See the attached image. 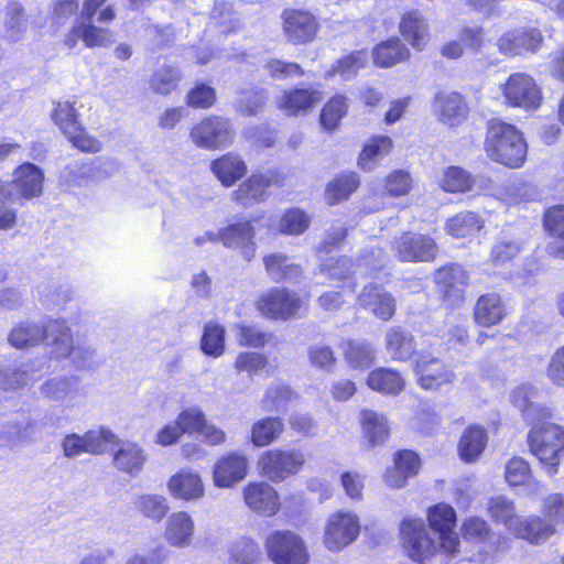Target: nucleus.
<instances>
[{
  "instance_id": "f257e3e1",
  "label": "nucleus",
  "mask_w": 564,
  "mask_h": 564,
  "mask_svg": "<svg viewBox=\"0 0 564 564\" xmlns=\"http://www.w3.org/2000/svg\"><path fill=\"white\" fill-rule=\"evenodd\" d=\"M522 416L530 426L525 437L529 453L547 475L555 476L564 459V426L553 421V409L545 404L528 402Z\"/></svg>"
},
{
  "instance_id": "f03ea898",
  "label": "nucleus",
  "mask_w": 564,
  "mask_h": 564,
  "mask_svg": "<svg viewBox=\"0 0 564 564\" xmlns=\"http://www.w3.org/2000/svg\"><path fill=\"white\" fill-rule=\"evenodd\" d=\"M8 341L17 349L36 347L43 343L54 347L57 358H69L77 369L90 365L93 351L73 345L69 327L63 319H47L44 323L20 322L12 327Z\"/></svg>"
},
{
  "instance_id": "7ed1b4c3",
  "label": "nucleus",
  "mask_w": 564,
  "mask_h": 564,
  "mask_svg": "<svg viewBox=\"0 0 564 564\" xmlns=\"http://www.w3.org/2000/svg\"><path fill=\"white\" fill-rule=\"evenodd\" d=\"M108 0H85L79 18L64 35L63 44L74 50L79 41L86 48L108 47L115 42V32L101 24H109L117 18L112 6L102 7Z\"/></svg>"
},
{
  "instance_id": "20e7f679",
  "label": "nucleus",
  "mask_w": 564,
  "mask_h": 564,
  "mask_svg": "<svg viewBox=\"0 0 564 564\" xmlns=\"http://www.w3.org/2000/svg\"><path fill=\"white\" fill-rule=\"evenodd\" d=\"M482 148L491 162L511 170L522 167L528 156L523 132L516 124L499 118L486 122Z\"/></svg>"
},
{
  "instance_id": "39448f33",
  "label": "nucleus",
  "mask_w": 564,
  "mask_h": 564,
  "mask_svg": "<svg viewBox=\"0 0 564 564\" xmlns=\"http://www.w3.org/2000/svg\"><path fill=\"white\" fill-rule=\"evenodd\" d=\"M288 181V173L282 166H273L268 170H257L248 177H243L240 184L231 193V199L237 205L248 208L265 202L272 187L282 188Z\"/></svg>"
},
{
  "instance_id": "423d86ee",
  "label": "nucleus",
  "mask_w": 564,
  "mask_h": 564,
  "mask_svg": "<svg viewBox=\"0 0 564 564\" xmlns=\"http://www.w3.org/2000/svg\"><path fill=\"white\" fill-rule=\"evenodd\" d=\"M499 89L507 108L535 112L544 101L541 85L527 72L511 73Z\"/></svg>"
},
{
  "instance_id": "0eeeda50",
  "label": "nucleus",
  "mask_w": 564,
  "mask_h": 564,
  "mask_svg": "<svg viewBox=\"0 0 564 564\" xmlns=\"http://www.w3.org/2000/svg\"><path fill=\"white\" fill-rule=\"evenodd\" d=\"M433 282L443 308L454 311L466 303L470 278L460 263L448 262L437 268L433 272Z\"/></svg>"
},
{
  "instance_id": "6e6552de",
  "label": "nucleus",
  "mask_w": 564,
  "mask_h": 564,
  "mask_svg": "<svg viewBox=\"0 0 564 564\" xmlns=\"http://www.w3.org/2000/svg\"><path fill=\"white\" fill-rule=\"evenodd\" d=\"M306 465V455L299 448L274 447L262 452L258 458L259 474L271 482H283L300 474Z\"/></svg>"
},
{
  "instance_id": "1a4fd4ad",
  "label": "nucleus",
  "mask_w": 564,
  "mask_h": 564,
  "mask_svg": "<svg viewBox=\"0 0 564 564\" xmlns=\"http://www.w3.org/2000/svg\"><path fill=\"white\" fill-rule=\"evenodd\" d=\"M400 545L408 557L417 564L436 555L438 546L422 518L405 517L399 527Z\"/></svg>"
},
{
  "instance_id": "9d476101",
  "label": "nucleus",
  "mask_w": 564,
  "mask_h": 564,
  "mask_svg": "<svg viewBox=\"0 0 564 564\" xmlns=\"http://www.w3.org/2000/svg\"><path fill=\"white\" fill-rule=\"evenodd\" d=\"M236 130L230 118L208 115L195 122L189 130V139L199 149L216 151L234 143Z\"/></svg>"
},
{
  "instance_id": "9b49d317",
  "label": "nucleus",
  "mask_w": 564,
  "mask_h": 564,
  "mask_svg": "<svg viewBox=\"0 0 564 564\" xmlns=\"http://www.w3.org/2000/svg\"><path fill=\"white\" fill-rule=\"evenodd\" d=\"M281 30L289 44L302 46L308 45L318 39L322 23L312 10L285 8L281 12Z\"/></svg>"
},
{
  "instance_id": "f8f14e48",
  "label": "nucleus",
  "mask_w": 564,
  "mask_h": 564,
  "mask_svg": "<svg viewBox=\"0 0 564 564\" xmlns=\"http://www.w3.org/2000/svg\"><path fill=\"white\" fill-rule=\"evenodd\" d=\"M268 558L273 564H307L304 540L291 530L271 531L263 541Z\"/></svg>"
},
{
  "instance_id": "ddd939ff",
  "label": "nucleus",
  "mask_w": 564,
  "mask_h": 564,
  "mask_svg": "<svg viewBox=\"0 0 564 564\" xmlns=\"http://www.w3.org/2000/svg\"><path fill=\"white\" fill-rule=\"evenodd\" d=\"M391 249L400 262L409 263L434 262L440 254L434 237L412 230L401 232L393 240Z\"/></svg>"
},
{
  "instance_id": "4468645a",
  "label": "nucleus",
  "mask_w": 564,
  "mask_h": 564,
  "mask_svg": "<svg viewBox=\"0 0 564 564\" xmlns=\"http://www.w3.org/2000/svg\"><path fill=\"white\" fill-rule=\"evenodd\" d=\"M429 527L438 534L441 550L451 557L460 552V539L454 529L457 523L455 509L445 502H438L427 508Z\"/></svg>"
},
{
  "instance_id": "2eb2a0df",
  "label": "nucleus",
  "mask_w": 564,
  "mask_h": 564,
  "mask_svg": "<svg viewBox=\"0 0 564 564\" xmlns=\"http://www.w3.org/2000/svg\"><path fill=\"white\" fill-rule=\"evenodd\" d=\"M256 310L271 319L295 318L304 307L301 297L286 288H271L254 302Z\"/></svg>"
},
{
  "instance_id": "dca6fc26",
  "label": "nucleus",
  "mask_w": 564,
  "mask_h": 564,
  "mask_svg": "<svg viewBox=\"0 0 564 564\" xmlns=\"http://www.w3.org/2000/svg\"><path fill=\"white\" fill-rule=\"evenodd\" d=\"M324 99V93L311 85H294L276 96L275 108L286 118L305 117Z\"/></svg>"
},
{
  "instance_id": "f3484780",
  "label": "nucleus",
  "mask_w": 564,
  "mask_h": 564,
  "mask_svg": "<svg viewBox=\"0 0 564 564\" xmlns=\"http://www.w3.org/2000/svg\"><path fill=\"white\" fill-rule=\"evenodd\" d=\"M254 219H239L221 227L213 241H220L227 249L238 250L241 259L249 263L257 254V231L253 226Z\"/></svg>"
},
{
  "instance_id": "a211bd4d",
  "label": "nucleus",
  "mask_w": 564,
  "mask_h": 564,
  "mask_svg": "<svg viewBox=\"0 0 564 564\" xmlns=\"http://www.w3.org/2000/svg\"><path fill=\"white\" fill-rule=\"evenodd\" d=\"M360 530L361 525L357 514L336 511L326 521L323 543L327 550L339 552L358 539Z\"/></svg>"
},
{
  "instance_id": "6ab92c4d",
  "label": "nucleus",
  "mask_w": 564,
  "mask_h": 564,
  "mask_svg": "<svg viewBox=\"0 0 564 564\" xmlns=\"http://www.w3.org/2000/svg\"><path fill=\"white\" fill-rule=\"evenodd\" d=\"M413 372L416 384L424 391H440L456 380L452 367L432 355H419L413 364Z\"/></svg>"
},
{
  "instance_id": "aec40b11",
  "label": "nucleus",
  "mask_w": 564,
  "mask_h": 564,
  "mask_svg": "<svg viewBox=\"0 0 564 564\" xmlns=\"http://www.w3.org/2000/svg\"><path fill=\"white\" fill-rule=\"evenodd\" d=\"M423 466V460L414 449L399 448L393 452L391 464L382 473V480L390 489H402L409 480L415 478Z\"/></svg>"
},
{
  "instance_id": "412c9836",
  "label": "nucleus",
  "mask_w": 564,
  "mask_h": 564,
  "mask_svg": "<svg viewBox=\"0 0 564 564\" xmlns=\"http://www.w3.org/2000/svg\"><path fill=\"white\" fill-rule=\"evenodd\" d=\"M432 110L438 122L457 128L468 119L470 107L458 91H438L433 97Z\"/></svg>"
},
{
  "instance_id": "4be33fe9",
  "label": "nucleus",
  "mask_w": 564,
  "mask_h": 564,
  "mask_svg": "<svg viewBox=\"0 0 564 564\" xmlns=\"http://www.w3.org/2000/svg\"><path fill=\"white\" fill-rule=\"evenodd\" d=\"M242 498L252 512L265 518L274 517L282 507L276 489L263 480H253L245 485Z\"/></svg>"
},
{
  "instance_id": "5701e85b",
  "label": "nucleus",
  "mask_w": 564,
  "mask_h": 564,
  "mask_svg": "<svg viewBox=\"0 0 564 564\" xmlns=\"http://www.w3.org/2000/svg\"><path fill=\"white\" fill-rule=\"evenodd\" d=\"M543 35L538 28L524 26L505 32L497 40L501 54L513 57L524 53H536L543 45Z\"/></svg>"
},
{
  "instance_id": "b1692460",
  "label": "nucleus",
  "mask_w": 564,
  "mask_h": 564,
  "mask_svg": "<svg viewBox=\"0 0 564 564\" xmlns=\"http://www.w3.org/2000/svg\"><path fill=\"white\" fill-rule=\"evenodd\" d=\"M248 471V457L238 451H230L216 459L213 466V481L218 488H231L243 480Z\"/></svg>"
},
{
  "instance_id": "393cba45",
  "label": "nucleus",
  "mask_w": 564,
  "mask_h": 564,
  "mask_svg": "<svg viewBox=\"0 0 564 564\" xmlns=\"http://www.w3.org/2000/svg\"><path fill=\"white\" fill-rule=\"evenodd\" d=\"M509 315L508 305L498 292H486L480 294L471 312V318L480 328H491L500 325Z\"/></svg>"
},
{
  "instance_id": "a878e982",
  "label": "nucleus",
  "mask_w": 564,
  "mask_h": 564,
  "mask_svg": "<svg viewBox=\"0 0 564 564\" xmlns=\"http://www.w3.org/2000/svg\"><path fill=\"white\" fill-rule=\"evenodd\" d=\"M398 29L401 37L416 52H423L431 42L430 24L416 9L401 14Z\"/></svg>"
},
{
  "instance_id": "bb28decb",
  "label": "nucleus",
  "mask_w": 564,
  "mask_h": 564,
  "mask_svg": "<svg viewBox=\"0 0 564 564\" xmlns=\"http://www.w3.org/2000/svg\"><path fill=\"white\" fill-rule=\"evenodd\" d=\"M359 415L362 446L366 451L382 446L390 440L391 429L386 414L370 409H362Z\"/></svg>"
},
{
  "instance_id": "cd10ccee",
  "label": "nucleus",
  "mask_w": 564,
  "mask_h": 564,
  "mask_svg": "<svg viewBox=\"0 0 564 564\" xmlns=\"http://www.w3.org/2000/svg\"><path fill=\"white\" fill-rule=\"evenodd\" d=\"M184 79L183 69L175 63L155 66L147 78V88L152 96L169 97L177 93Z\"/></svg>"
},
{
  "instance_id": "c85d7f7f",
  "label": "nucleus",
  "mask_w": 564,
  "mask_h": 564,
  "mask_svg": "<svg viewBox=\"0 0 564 564\" xmlns=\"http://www.w3.org/2000/svg\"><path fill=\"white\" fill-rule=\"evenodd\" d=\"M44 172L36 164L24 162L19 164L12 173V186L20 199L32 200L43 194Z\"/></svg>"
},
{
  "instance_id": "c756f323",
  "label": "nucleus",
  "mask_w": 564,
  "mask_h": 564,
  "mask_svg": "<svg viewBox=\"0 0 564 564\" xmlns=\"http://www.w3.org/2000/svg\"><path fill=\"white\" fill-rule=\"evenodd\" d=\"M358 300L364 308L369 310L377 318L383 322L392 319L395 314V299L380 284L368 283L364 285Z\"/></svg>"
},
{
  "instance_id": "7c9ffc66",
  "label": "nucleus",
  "mask_w": 564,
  "mask_h": 564,
  "mask_svg": "<svg viewBox=\"0 0 564 564\" xmlns=\"http://www.w3.org/2000/svg\"><path fill=\"white\" fill-rule=\"evenodd\" d=\"M209 170L224 187H232L248 173L247 162L236 152H226L209 164Z\"/></svg>"
},
{
  "instance_id": "2f4dec72",
  "label": "nucleus",
  "mask_w": 564,
  "mask_h": 564,
  "mask_svg": "<svg viewBox=\"0 0 564 564\" xmlns=\"http://www.w3.org/2000/svg\"><path fill=\"white\" fill-rule=\"evenodd\" d=\"M542 227L545 235L553 240L549 254L564 260V204H554L544 209Z\"/></svg>"
},
{
  "instance_id": "473e14b6",
  "label": "nucleus",
  "mask_w": 564,
  "mask_h": 564,
  "mask_svg": "<svg viewBox=\"0 0 564 564\" xmlns=\"http://www.w3.org/2000/svg\"><path fill=\"white\" fill-rule=\"evenodd\" d=\"M394 149V141L388 134H372L361 147L357 156V166L364 172L373 171L378 163L390 155Z\"/></svg>"
},
{
  "instance_id": "72a5a7b5",
  "label": "nucleus",
  "mask_w": 564,
  "mask_h": 564,
  "mask_svg": "<svg viewBox=\"0 0 564 564\" xmlns=\"http://www.w3.org/2000/svg\"><path fill=\"white\" fill-rule=\"evenodd\" d=\"M371 56L376 67L387 69L408 62L411 52L400 37L391 36L377 43L371 51Z\"/></svg>"
},
{
  "instance_id": "f704fd0d",
  "label": "nucleus",
  "mask_w": 564,
  "mask_h": 564,
  "mask_svg": "<svg viewBox=\"0 0 564 564\" xmlns=\"http://www.w3.org/2000/svg\"><path fill=\"white\" fill-rule=\"evenodd\" d=\"M366 386L382 395H399L405 388V378L398 369L377 367L368 372Z\"/></svg>"
},
{
  "instance_id": "c9c22d12",
  "label": "nucleus",
  "mask_w": 564,
  "mask_h": 564,
  "mask_svg": "<svg viewBox=\"0 0 564 564\" xmlns=\"http://www.w3.org/2000/svg\"><path fill=\"white\" fill-rule=\"evenodd\" d=\"M361 180L357 172L346 170L337 173L325 186L324 198L327 205L335 206L357 192Z\"/></svg>"
},
{
  "instance_id": "e433bc0d",
  "label": "nucleus",
  "mask_w": 564,
  "mask_h": 564,
  "mask_svg": "<svg viewBox=\"0 0 564 564\" xmlns=\"http://www.w3.org/2000/svg\"><path fill=\"white\" fill-rule=\"evenodd\" d=\"M556 532L557 530H554V525L540 516H529L519 519L512 528V534L517 539L524 540L533 545L545 542Z\"/></svg>"
},
{
  "instance_id": "4c0bfd02",
  "label": "nucleus",
  "mask_w": 564,
  "mask_h": 564,
  "mask_svg": "<svg viewBox=\"0 0 564 564\" xmlns=\"http://www.w3.org/2000/svg\"><path fill=\"white\" fill-rule=\"evenodd\" d=\"M485 227L482 216L474 210H462L447 218L444 229L455 239H473Z\"/></svg>"
},
{
  "instance_id": "58836bf2",
  "label": "nucleus",
  "mask_w": 564,
  "mask_h": 564,
  "mask_svg": "<svg viewBox=\"0 0 564 564\" xmlns=\"http://www.w3.org/2000/svg\"><path fill=\"white\" fill-rule=\"evenodd\" d=\"M170 494L178 499L189 501L204 496L205 488L200 476L188 469H181L167 481Z\"/></svg>"
},
{
  "instance_id": "ea45409f",
  "label": "nucleus",
  "mask_w": 564,
  "mask_h": 564,
  "mask_svg": "<svg viewBox=\"0 0 564 564\" xmlns=\"http://www.w3.org/2000/svg\"><path fill=\"white\" fill-rule=\"evenodd\" d=\"M284 430V421L280 416L267 415L252 423L249 441L254 447H268L281 438Z\"/></svg>"
},
{
  "instance_id": "a19ab883",
  "label": "nucleus",
  "mask_w": 564,
  "mask_h": 564,
  "mask_svg": "<svg viewBox=\"0 0 564 564\" xmlns=\"http://www.w3.org/2000/svg\"><path fill=\"white\" fill-rule=\"evenodd\" d=\"M488 442L486 430L480 425L467 426L457 445L460 459L465 463H474L485 451Z\"/></svg>"
},
{
  "instance_id": "79ce46f5",
  "label": "nucleus",
  "mask_w": 564,
  "mask_h": 564,
  "mask_svg": "<svg viewBox=\"0 0 564 564\" xmlns=\"http://www.w3.org/2000/svg\"><path fill=\"white\" fill-rule=\"evenodd\" d=\"M118 446L119 448L112 454L113 466L130 475L140 473L147 460L142 447L138 443L121 442L120 440Z\"/></svg>"
},
{
  "instance_id": "37998d69",
  "label": "nucleus",
  "mask_w": 564,
  "mask_h": 564,
  "mask_svg": "<svg viewBox=\"0 0 564 564\" xmlns=\"http://www.w3.org/2000/svg\"><path fill=\"white\" fill-rule=\"evenodd\" d=\"M340 347L347 366L352 370L369 369L376 360L375 348L368 341L349 338Z\"/></svg>"
},
{
  "instance_id": "c03bdc74",
  "label": "nucleus",
  "mask_w": 564,
  "mask_h": 564,
  "mask_svg": "<svg viewBox=\"0 0 564 564\" xmlns=\"http://www.w3.org/2000/svg\"><path fill=\"white\" fill-rule=\"evenodd\" d=\"M349 99L345 94H334L330 96L319 111L318 121L323 129L328 132L336 131L341 120L348 115Z\"/></svg>"
},
{
  "instance_id": "a18cd8bd",
  "label": "nucleus",
  "mask_w": 564,
  "mask_h": 564,
  "mask_svg": "<svg viewBox=\"0 0 564 564\" xmlns=\"http://www.w3.org/2000/svg\"><path fill=\"white\" fill-rule=\"evenodd\" d=\"M265 272L276 283H283L293 279H299L303 274L302 267L290 262L289 257L283 253H269L262 258Z\"/></svg>"
},
{
  "instance_id": "49530a36",
  "label": "nucleus",
  "mask_w": 564,
  "mask_h": 564,
  "mask_svg": "<svg viewBox=\"0 0 564 564\" xmlns=\"http://www.w3.org/2000/svg\"><path fill=\"white\" fill-rule=\"evenodd\" d=\"M386 349L395 361H408L416 351L414 337L399 326L391 327L386 334Z\"/></svg>"
},
{
  "instance_id": "de8ad7c7",
  "label": "nucleus",
  "mask_w": 564,
  "mask_h": 564,
  "mask_svg": "<svg viewBox=\"0 0 564 564\" xmlns=\"http://www.w3.org/2000/svg\"><path fill=\"white\" fill-rule=\"evenodd\" d=\"M194 531V522L185 511L174 512L170 516L166 528L165 539L174 546H185L189 543Z\"/></svg>"
},
{
  "instance_id": "09e8293b",
  "label": "nucleus",
  "mask_w": 564,
  "mask_h": 564,
  "mask_svg": "<svg viewBox=\"0 0 564 564\" xmlns=\"http://www.w3.org/2000/svg\"><path fill=\"white\" fill-rule=\"evenodd\" d=\"M210 19L225 35L235 34L242 30L243 24L237 15L234 3L225 0L215 1L210 9Z\"/></svg>"
},
{
  "instance_id": "8fccbe9b",
  "label": "nucleus",
  "mask_w": 564,
  "mask_h": 564,
  "mask_svg": "<svg viewBox=\"0 0 564 564\" xmlns=\"http://www.w3.org/2000/svg\"><path fill=\"white\" fill-rule=\"evenodd\" d=\"M262 562V551L254 539L240 536L230 544L228 564H261Z\"/></svg>"
},
{
  "instance_id": "3c124183",
  "label": "nucleus",
  "mask_w": 564,
  "mask_h": 564,
  "mask_svg": "<svg viewBox=\"0 0 564 564\" xmlns=\"http://www.w3.org/2000/svg\"><path fill=\"white\" fill-rule=\"evenodd\" d=\"M367 65V51L356 50L351 51L339 58H337L329 69L324 74L326 79L335 76L350 77L358 74L359 70Z\"/></svg>"
},
{
  "instance_id": "603ef678",
  "label": "nucleus",
  "mask_w": 564,
  "mask_h": 564,
  "mask_svg": "<svg viewBox=\"0 0 564 564\" xmlns=\"http://www.w3.org/2000/svg\"><path fill=\"white\" fill-rule=\"evenodd\" d=\"M217 100L216 88L203 80L195 82L184 97L185 106L193 110H209L216 106Z\"/></svg>"
},
{
  "instance_id": "864d4df0",
  "label": "nucleus",
  "mask_w": 564,
  "mask_h": 564,
  "mask_svg": "<svg viewBox=\"0 0 564 564\" xmlns=\"http://www.w3.org/2000/svg\"><path fill=\"white\" fill-rule=\"evenodd\" d=\"M226 329L217 322H207L199 340L200 350L205 356L218 358L225 351Z\"/></svg>"
},
{
  "instance_id": "5fc2aeb1",
  "label": "nucleus",
  "mask_w": 564,
  "mask_h": 564,
  "mask_svg": "<svg viewBox=\"0 0 564 564\" xmlns=\"http://www.w3.org/2000/svg\"><path fill=\"white\" fill-rule=\"evenodd\" d=\"M311 225V216L302 208L290 207L283 210L278 221V232L285 236H300Z\"/></svg>"
},
{
  "instance_id": "6e6d98bb",
  "label": "nucleus",
  "mask_w": 564,
  "mask_h": 564,
  "mask_svg": "<svg viewBox=\"0 0 564 564\" xmlns=\"http://www.w3.org/2000/svg\"><path fill=\"white\" fill-rule=\"evenodd\" d=\"M459 534L464 542L480 545L489 541L494 532L485 519L469 516L462 521Z\"/></svg>"
},
{
  "instance_id": "4d7b16f0",
  "label": "nucleus",
  "mask_w": 564,
  "mask_h": 564,
  "mask_svg": "<svg viewBox=\"0 0 564 564\" xmlns=\"http://www.w3.org/2000/svg\"><path fill=\"white\" fill-rule=\"evenodd\" d=\"M487 513L497 524H503L512 532L519 520L513 501L503 496L491 497L487 502Z\"/></svg>"
},
{
  "instance_id": "13d9d810",
  "label": "nucleus",
  "mask_w": 564,
  "mask_h": 564,
  "mask_svg": "<svg viewBox=\"0 0 564 564\" xmlns=\"http://www.w3.org/2000/svg\"><path fill=\"white\" fill-rule=\"evenodd\" d=\"M268 101V93L261 87L243 88L239 91L236 110L246 117L257 116Z\"/></svg>"
},
{
  "instance_id": "bf43d9fd",
  "label": "nucleus",
  "mask_w": 564,
  "mask_h": 564,
  "mask_svg": "<svg viewBox=\"0 0 564 564\" xmlns=\"http://www.w3.org/2000/svg\"><path fill=\"white\" fill-rule=\"evenodd\" d=\"M474 177L460 166L451 165L443 172L441 187L446 193H466L474 186Z\"/></svg>"
},
{
  "instance_id": "052dcab7",
  "label": "nucleus",
  "mask_w": 564,
  "mask_h": 564,
  "mask_svg": "<svg viewBox=\"0 0 564 564\" xmlns=\"http://www.w3.org/2000/svg\"><path fill=\"white\" fill-rule=\"evenodd\" d=\"M414 186V180L411 173L406 170L397 169L389 172L382 184V191L389 197H402L411 193Z\"/></svg>"
},
{
  "instance_id": "680f3d73",
  "label": "nucleus",
  "mask_w": 564,
  "mask_h": 564,
  "mask_svg": "<svg viewBox=\"0 0 564 564\" xmlns=\"http://www.w3.org/2000/svg\"><path fill=\"white\" fill-rule=\"evenodd\" d=\"M51 119L62 134H65L70 129L82 123L75 102L69 100H58L54 102Z\"/></svg>"
},
{
  "instance_id": "e2e57ef3",
  "label": "nucleus",
  "mask_w": 564,
  "mask_h": 564,
  "mask_svg": "<svg viewBox=\"0 0 564 564\" xmlns=\"http://www.w3.org/2000/svg\"><path fill=\"white\" fill-rule=\"evenodd\" d=\"M63 135L68 143L79 152L96 154L102 149L101 141L97 137L90 134L83 122Z\"/></svg>"
},
{
  "instance_id": "0e129e2a",
  "label": "nucleus",
  "mask_w": 564,
  "mask_h": 564,
  "mask_svg": "<svg viewBox=\"0 0 564 564\" xmlns=\"http://www.w3.org/2000/svg\"><path fill=\"white\" fill-rule=\"evenodd\" d=\"M86 453L93 455L104 454L108 446L119 444L118 436L108 427L99 426L97 430H89L84 433Z\"/></svg>"
},
{
  "instance_id": "69168bd1",
  "label": "nucleus",
  "mask_w": 564,
  "mask_h": 564,
  "mask_svg": "<svg viewBox=\"0 0 564 564\" xmlns=\"http://www.w3.org/2000/svg\"><path fill=\"white\" fill-rule=\"evenodd\" d=\"M532 478L530 463L521 456H512L505 467V479L511 487L525 486Z\"/></svg>"
},
{
  "instance_id": "338daca9",
  "label": "nucleus",
  "mask_w": 564,
  "mask_h": 564,
  "mask_svg": "<svg viewBox=\"0 0 564 564\" xmlns=\"http://www.w3.org/2000/svg\"><path fill=\"white\" fill-rule=\"evenodd\" d=\"M297 399V393L289 384H274L267 388L262 403L269 411H278Z\"/></svg>"
},
{
  "instance_id": "774afa93",
  "label": "nucleus",
  "mask_w": 564,
  "mask_h": 564,
  "mask_svg": "<svg viewBox=\"0 0 564 564\" xmlns=\"http://www.w3.org/2000/svg\"><path fill=\"white\" fill-rule=\"evenodd\" d=\"M307 357L312 367L327 372L334 371L338 362L335 350L328 345L308 347Z\"/></svg>"
}]
</instances>
